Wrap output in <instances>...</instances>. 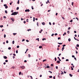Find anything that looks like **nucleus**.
<instances>
[{
    "label": "nucleus",
    "mask_w": 79,
    "mask_h": 79,
    "mask_svg": "<svg viewBox=\"0 0 79 79\" xmlns=\"http://www.w3.org/2000/svg\"><path fill=\"white\" fill-rule=\"evenodd\" d=\"M18 12H15L12 13L11 14V15H18Z\"/></svg>",
    "instance_id": "obj_1"
},
{
    "label": "nucleus",
    "mask_w": 79,
    "mask_h": 79,
    "mask_svg": "<svg viewBox=\"0 0 79 79\" xmlns=\"http://www.w3.org/2000/svg\"><path fill=\"white\" fill-rule=\"evenodd\" d=\"M29 11H30L29 9H27L25 10V12H29Z\"/></svg>",
    "instance_id": "obj_2"
},
{
    "label": "nucleus",
    "mask_w": 79,
    "mask_h": 79,
    "mask_svg": "<svg viewBox=\"0 0 79 79\" xmlns=\"http://www.w3.org/2000/svg\"><path fill=\"white\" fill-rule=\"evenodd\" d=\"M20 68H22V69H24V68H25V67H24V66H20Z\"/></svg>",
    "instance_id": "obj_3"
},
{
    "label": "nucleus",
    "mask_w": 79,
    "mask_h": 79,
    "mask_svg": "<svg viewBox=\"0 0 79 79\" xmlns=\"http://www.w3.org/2000/svg\"><path fill=\"white\" fill-rule=\"evenodd\" d=\"M3 57L4 59H7V57L6 56H3Z\"/></svg>",
    "instance_id": "obj_4"
},
{
    "label": "nucleus",
    "mask_w": 79,
    "mask_h": 79,
    "mask_svg": "<svg viewBox=\"0 0 79 79\" xmlns=\"http://www.w3.org/2000/svg\"><path fill=\"white\" fill-rule=\"evenodd\" d=\"M56 62L57 63H58V64H59V63H60V60L59 61L57 60Z\"/></svg>",
    "instance_id": "obj_5"
},
{
    "label": "nucleus",
    "mask_w": 79,
    "mask_h": 79,
    "mask_svg": "<svg viewBox=\"0 0 79 79\" xmlns=\"http://www.w3.org/2000/svg\"><path fill=\"white\" fill-rule=\"evenodd\" d=\"M58 59H59V60L60 61H61V59H60V57H57Z\"/></svg>",
    "instance_id": "obj_6"
},
{
    "label": "nucleus",
    "mask_w": 79,
    "mask_h": 79,
    "mask_svg": "<svg viewBox=\"0 0 79 79\" xmlns=\"http://www.w3.org/2000/svg\"><path fill=\"white\" fill-rule=\"evenodd\" d=\"M38 40V42H39V38H38L36 39V40Z\"/></svg>",
    "instance_id": "obj_7"
},
{
    "label": "nucleus",
    "mask_w": 79,
    "mask_h": 79,
    "mask_svg": "<svg viewBox=\"0 0 79 79\" xmlns=\"http://www.w3.org/2000/svg\"><path fill=\"white\" fill-rule=\"evenodd\" d=\"M64 49V47H63L62 48V51H63V50Z\"/></svg>",
    "instance_id": "obj_8"
},
{
    "label": "nucleus",
    "mask_w": 79,
    "mask_h": 79,
    "mask_svg": "<svg viewBox=\"0 0 79 79\" xmlns=\"http://www.w3.org/2000/svg\"><path fill=\"white\" fill-rule=\"evenodd\" d=\"M39 48H42V46H40L39 47Z\"/></svg>",
    "instance_id": "obj_9"
},
{
    "label": "nucleus",
    "mask_w": 79,
    "mask_h": 79,
    "mask_svg": "<svg viewBox=\"0 0 79 79\" xmlns=\"http://www.w3.org/2000/svg\"><path fill=\"white\" fill-rule=\"evenodd\" d=\"M57 44H59V45H62V43H58Z\"/></svg>",
    "instance_id": "obj_10"
},
{
    "label": "nucleus",
    "mask_w": 79,
    "mask_h": 79,
    "mask_svg": "<svg viewBox=\"0 0 79 79\" xmlns=\"http://www.w3.org/2000/svg\"><path fill=\"white\" fill-rule=\"evenodd\" d=\"M77 47H79V44H77L76 45Z\"/></svg>",
    "instance_id": "obj_11"
},
{
    "label": "nucleus",
    "mask_w": 79,
    "mask_h": 79,
    "mask_svg": "<svg viewBox=\"0 0 79 79\" xmlns=\"http://www.w3.org/2000/svg\"><path fill=\"white\" fill-rule=\"evenodd\" d=\"M69 76H70V77H72L73 76V75L71 74H69Z\"/></svg>",
    "instance_id": "obj_12"
},
{
    "label": "nucleus",
    "mask_w": 79,
    "mask_h": 79,
    "mask_svg": "<svg viewBox=\"0 0 79 79\" xmlns=\"http://www.w3.org/2000/svg\"><path fill=\"white\" fill-rule=\"evenodd\" d=\"M13 34L14 35H16V34H17V33H13Z\"/></svg>",
    "instance_id": "obj_13"
},
{
    "label": "nucleus",
    "mask_w": 79,
    "mask_h": 79,
    "mask_svg": "<svg viewBox=\"0 0 79 79\" xmlns=\"http://www.w3.org/2000/svg\"><path fill=\"white\" fill-rule=\"evenodd\" d=\"M5 13H6V14L8 13V12L7 11V10H5Z\"/></svg>",
    "instance_id": "obj_14"
},
{
    "label": "nucleus",
    "mask_w": 79,
    "mask_h": 79,
    "mask_svg": "<svg viewBox=\"0 0 79 79\" xmlns=\"http://www.w3.org/2000/svg\"><path fill=\"white\" fill-rule=\"evenodd\" d=\"M68 41H69V42H70V41H71V39L69 38L68 39Z\"/></svg>",
    "instance_id": "obj_15"
},
{
    "label": "nucleus",
    "mask_w": 79,
    "mask_h": 79,
    "mask_svg": "<svg viewBox=\"0 0 79 79\" xmlns=\"http://www.w3.org/2000/svg\"><path fill=\"white\" fill-rule=\"evenodd\" d=\"M42 40H43V41L44 40H46V39H45V38H44Z\"/></svg>",
    "instance_id": "obj_16"
},
{
    "label": "nucleus",
    "mask_w": 79,
    "mask_h": 79,
    "mask_svg": "<svg viewBox=\"0 0 79 79\" xmlns=\"http://www.w3.org/2000/svg\"><path fill=\"white\" fill-rule=\"evenodd\" d=\"M42 24L43 25H45V23H44V22H43V23H42Z\"/></svg>",
    "instance_id": "obj_17"
},
{
    "label": "nucleus",
    "mask_w": 79,
    "mask_h": 79,
    "mask_svg": "<svg viewBox=\"0 0 79 79\" xmlns=\"http://www.w3.org/2000/svg\"><path fill=\"white\" fill-rule=\"evenodd\" d=\"M28 57L29 58H30V57H31V55H30V54H28Z\"/></svg>",
    "instance_id": "obj_18"
},
{
    "label": "nucleus",
    "mask_w": 79,
    "mask_h": 79,
    "mask_svg": "<svg viewBox=\"0 0 79 79\" xmlns=\"http://www.w3.org/2000/svg\"><path fill=\"white\" fill-rule=\"evenodd\" d=\"M49 73H51V74H52V72H51V71H48Z\"/></svg>",
    "instance_id": "obj_19"
},
{
    "label": "nucleus",
    "mask_w": 79,
    "mask_h": 79,
    "mask_svg": "<svg viewBox=\"0 0 79 79\" xmlns=\"http://www.w3.org/2000/svg\"><path fill=\"white\" fill-rule=\"evenodd\" d=\"M50 68V66H47L46 68Z\"/></svg>",
    "instance_id": "obj_20"
},
{
    "label": "nucleus",
    "mask_w": 79,
    "mask_h": 79,
    "mask_svg": "<svg viewBox=\"0 0 79 79\" xmlns=\"http://www.w3.org/2000/svg\"><path fill=\"white\" fill-rule=\"evenodd\" d=\"M12 44H15V41H14V40L13 41Z\"/></svg>",
    "instance_id": "obj_21"
},
{
    "label": "nucleus",
    "mask_w": 79,
    "mask_h": 79,
    "mask_svg": "<svg viewBox=\"0 0 79 79\" xmlns=\"http://www.w3.org/2000/svg\"><path fill=\"white\" fill-rule=\"evenodd\" d=\"M67 33H68V34H69V33H70V32H69V31H67Z\"/></svg>",
    "instance_id": "obj_22"
},
{
    "label": "nucleus",
    "mask_w": 79,
    "mask_h": 79,
    "mask_svg": "<svg viewBox=\"0 0 79 79\" xmlns=\"http://www.w3.org/2000/svg\"><path fill=\"white\" fill-rule=\"evenodd\" d=\"M66 61H69V59H66Z\"/></svg>",
    "instance_id": "obj_23"
},
{
    "label": "nucleus",
    "mask_w": 79,
    "mask_h": 79,
    "mask_svg": "<svg viewBox=\"0 0 79 79\" xmlns=\"http://www.w3.org/2000/svg\"><path fill=\"white\" fill-rule=\"evenodd\" d=\"M8 8V6H6L5 7V8L6 9H7V8Z\"/></svg>",
    "instance_id": "obj_24"
},
{
    "label": "nucleus",
    "mask_w": 79,
    "mask_h": 79,
    "mask_svg": "<svg viewBox=\"0 0 79 79\" xmlns=\"http://www.w3.org/2000/svg\"><path fill=\"white\" fill-rule=\"evenodd\" d=\"M19 75H21V72H19Z\"/></svg>",
    "instance_id": "obj_25"
},
{
    "label": "nucleus",
    "mask_w": 79,
    "mask_h": 79,
    "mask_svg": "<svg viewBox=\"0 0 79 79\" xmlns=\"http://www.w3.org/2000/svg\"><path fill=\"white\" fill-rule=\"evenodd\" d=\"M37 26H38V27L39 26V23L37 22Z\"/></svg>",
    "instance_id": "obj_26"
},
{
    "label": "nucleus",
    "mask_w": 79,
    "mask_h": 79,
    "mask_svg": "<svg viewBox=\"0 0 79 79\" xmlns=\"http://www.w3.org/2000/svg\"><path fill=\"white\" fill-rule=\"evenodd\" d=\"M0 27H3V25H0Z\"/></svg>",
    "instance_id": "obj_27"
},
{
    "label": "nucleus",
    "mask_w": 79,
    "mask_h": 79,
    "mask_svg": "<svg viewBox=\"0 0 79 79\" xmlns=\"http://www.w3.org/2000/svg\"><path fill=\"white\" fill-rule=\"evenodd\" d=\"M27 31H31V29H29L27 30Z\"/></svg>",
    "instance_id": "obj_28"
},
{
    "label": "nucleus",
    "mask_w": 79,
    "mask_h": 79,
    "mask_svg": "<svg viewBox=\"0 0 79 79\" xmlns=\"http://www.w3.org/2000/svg\"><path fill=\"white\" fill-rule=\"evenodd\" d=\"M4 38H5V37H6V35H5V34H4Z\"/></svg>",
    "instance_id": "obj_29"
},
{
    "label": "nucleus",
    "mask_w": 79,
    "mask_h": 79,
    "mask_svg": "<svg viewBox=\"0 0 79 79\" xmlns=\"http://www.w3.org/2000/svg\"><path fill=\"white\" fill-rule=\"evenodd\" d=\"M16 53H18V50H16Z\"/></svg>",
    "instance_id": "obj_30"
},
{
    "label": "nucleus",
    "mask_w": 79,
    "mask_h": 79,
    "mask_svg": "<svg viewBox=\"0 0 79 79\" xmlns=\"http://www.w3.org/2000/svg\"><path fill=\"white\" fill-rule=\"evenodd\" d=\"M17 3L18 4H19V0H18V2H17Z\"/></svg>",
    "instance_id": "obj_31"
},
{
    "label": "nucleus",
    "mask_w": 79,
    "mask_h": 79,
    "mask_svg": "<svg viewBox=\"0 0 79 79\" xmlns=\"http://www.w3.org/2000/svg\"><path fill=\"white\" fill-rule=\"evenodd\" d=\"M49 78H52V76H49Z\"/></svg>",
    "instance_id": "obj_32"
},
{
    "label": "nucleus",
    "mask_w": 79,
    "mask_h": 79,
    "mask_svg": "<svg viewBox=\"0 0 79 79\" xmlns=\"http://www.w3.org/2000/svg\"><path fill=\"white\" fill-rule=\"evenodd\" d=\"M55 61H56V57L55 58Z\"/></svg>",
    "instance_id": "obj_33"
},
{
    "label": "nucleus",
    "mask_w": 79,
    "mask_h": 79,
    "mask_svg": "<svg viewBox=\"0 0 79 79\" xmlns=\"http://www.w3.org/2000/svg\"><path fill=\"white\" fill-rule=\"evenodd\" d=\"M11 47H9L8 48V50H11Z\"/></svg>",
    "instance_id": "obj_34"
},
{
    "label": "nucleus",
    "mask_w": 79,
    "mask_h": 79,
    "mask_svg": "<svg viewBox=\"0 0 79 79\" xmlns=\"http://www.w3.org/2000/svg\"><path fill=\"white\" fill-rule=\"evenodd\" d=\"M70 29H71V27H69L68 28V30H70Z\"/></svg>",
    "instance_id": "obj_35"
},
{
    "label": "nucleus",
    "mask_w": 79,
    "mask_h": 79,
    "mask_svg": "<svg viewBox=\"0 0 79 79\" xmlns=\"http://www.w3.org/2000/svg\"><path fill=\"white\" fill-rule=\"evenodd\" d=\"M74 3L73 2H72V5L73 6V5H74V4H73Z\"/></svg>",
    "instance_id": "obj_36"
},
{
    "label": "nucleus",
    "mask_w": 79,
    "mask_h": 79,
    "mask_svg": "<svg viewBox=\"0 0 79 79\" xmlns=\"http://www.w3.org/2000/svg\"><path fill=\"white\" fill-rule=\"evenodd\" d=\"M49 25H50L51 26V25H52V23H51V22H49Z\"/></svg>",
    "instance_id": "obj_37"
},
{
    "label": "nucleus",
    "mask_w": 79,
    "mask_h": 79,
    "mask_svg": "<svg viewBox=\"0 0 79 79\" xmlns=\"http://www.w3.org/2000/svg\"><path fill=\"white\" fill-rule=\"evenodd\" d=\"M72 57L73 58H74V57H75V56L74 55H72Z\"/></svg>",
    "instance_id": "obj_38"
},
{
    "label": "nucleus",
    "mask_w": 79,
    "mask_h": 79,
    "mask_svg": "<svg viewBox=\"0 0 79 79\" xmlns=\"http://www.w3.org/2000/svg\"><path fill=\"white\" fill-rule=\"evenodd\" d=\"M75 52H76V54H77V53H78V52H77V51H76Z\"/></svg>",
    "instance_id": "obj_39"
},
{
    "label": "nucleus",
    "mask_w": 79,
    "mask_h": 79,
    "mask_svg": "<svg viewBox=\"0 0 79 79\" xmlns=\"http://www.w3.org/2000/svg\"><path fill=\"white\" fill-rule=\"evenodd\" d=\"M25 40H24V39H23L22 40V42H24V41Z\"/></svg>",
    "instance_id": "obj_40"
},
{
    "label": "nucleus",
    "mask_w": 79,
    "mask_h": 79,
    "mask_svg": "<svg viewBox=\"0 0 79 79\" xmlns=\"http://www.w3.org/2000/svg\"><path fill=\"white\" fill-rule=\"evenodd\" d=\"M55 35H58V34L57 33H55L54 34Z\"/></svg>",
    "instance_id": "obj_41"
},
{
    "label": "nucleus",
    "mask_w": 79,
    "mask_h": 79,
    "mask_svg": "<svg viewBox=\"0 0 79 79\" xmlns=\"http://www.w3.org/2000/svg\"><path fill=\"white\" fill-rule=\"evenodd\" d=\"M60 39H61V37H58V40H60Z\"/></svg>",
    "instance_id": "obj_42"
},
{
    "label": "nucleus",
    "mask_w": 79,
    "mask_h": 79,
    "mask_svg": "<svg viewBox=\"0 0 79 79\" xmlns=\"http://www.w3.org/2000/svg\"><path fill=\"white\" fill-rule=\"evenodd\" d=\"M65 46H66V45L64 44L62 46V47H65Z\"/></svg>",
    "instance_id": "obj_43"
},
{
    "label": "nucleus",
    "mask_w": 79,
    "mask_h": 79,
    "mask_svg": "<svg viewBox=\"0 0 79 79\" xmlns=\"http://www.w3.org/2000/svg\"><path fill=\"white\" fill-rule=\"evenodd\" d=\"M17 48H19V46H17Z\"/></svg>",
    "instance_id": "obj_44"
},
{
    "label": "nucleus",
    "mask_w": 79,
    "mask_h": 79,
    "mask_svg": "<svg viewBox=\"0 0 79 79\" xmlns=\"http://www.w3.org/2000/svg\"><path fill=\"white\" fill-rule=\"evenodd\" d=\"M16 10H19V7H17L16 8Z\"/></svg>",
    "instance_id": "obj_45"
},
{
    "label": "nucleus",
    "mask_w": 79,
    "mask_h": 79,
    "mask_svg": "<svg viewBox=\"0 0 79 79\" xmlns=\"http://www.w3.org/2000/svg\"><path fill=\"white\" fill-rule=\"evenodd\" d=\"M46 59H45V60H43V62H44V61H46Z\"/></svg>",
    "instance_id": "obj_46"
},
{
    "label": "nucleus",
    "mask_w": 79,
    "mask_h": 79,
    "mask_svg": "<svg viewBox=\"0 0 79 79\" xmlns=\"http://www.w3.org/2000/svg\"><path fill=\"white\" fill-rule=\"evenodd\" d=\"M5 61V62H8V60H6Z\"/></svg>",
    "instance_id": "obj_47"
},
{
    "label": "nucleus",
    "mask_w": 79,
    "mask_h": 79,
    "mask_svg": "<svg viewBox=\"0 0 79 79\" xmlns=\"http://www.w3.org/2000/svg\"><path fill=\"white\" fill-rule=\"evenodd\" d=\"M70 23H72L73 22V20H71L69 21Z\"/></svg>",
    "instance_id": "obj_48"
},
{
    "label": "nucleus",
    "mask_w": 79,
    "mask_h": 79,
    "mask_svg": "<svg viewBox=\"0 0 79 79\" xmlns=\"http://www.w3.org/2000/svg\"><path fill=\"white\" fill-rule=\"evenodd\" d=\"M6 43L7 44H8V40L6 41Z\"/></svg>",
    "instance_id": "obj_49"
},
{
    "label": "nucleus",
    "mask_w": 79,
    "mask_h": 79,
    "mask_svg": "<svg viewBox=\"0 0 79 79\" xmlns=\"http://www.w3.org/2000/svg\"><path fill=\"white\" fill-rule=\"evenodd\" d=\"M53 35H54V34L53 33V34H52V35H51V36H53Z\"/></svg>",
    "instance_id": "obj_50"
},
{
    "label": "nucleus",
    "mask_w": 79,
    "mask_h": 79,
    "mask_svg": "<svg viewBox=\"0 0 79 79\" xmlns=\"http://www.w3.org/2000/svg\"><path fill=\"white\" fill-rule=\"evenodd\" d=\"M11 20H15V19L13 18H11Z\"/></svg>",
    "instance_id": "obj_51"
},
{
    "label": "nucleus",
    "mask_w": 79,
    "mask_h": 79,
    "mask_svg": "<svg viewBox=\"0 0 79 79\" xmlns=\"http://www.w3.org/2000/svg\"><path fill=\"white\" fill-rule=\"evenodd\" d=\"M26 41L27 42H29V40H26Z\"/></svg>",
    "instance_id": "obj_52"
},
{
    "label": "nucleus",
    "mask_w": 79,
    "mask_h": 79,
    "mask_svg": "<svg viewBox=\"0 0 79 79\" xmlns=\"http://www.w3.org/2000/svg\"><path fill=\"white\" fill-rule=\"evenodd\" d=\"M24 62L25 63H26V62H27V60H25L24 61Z\"/></svg>",
    "instance_id": "obj_53"
},
{
    "label": "nucleus",
    "mask_w": 79,
    "mask_h": 79,
    "mask_svg": "<svg viewBox=\"0 0 79 79\" xmlns=\"http://www.w3.org/2000/svg\"><path fill=\"white\" fill-rule=\"evenodd\" d=\"M4 18H5L6 19V17L5 16H4L3 17Z\"/></svg>",
    "instance_id": "obj_54"
},
{
    "label": "nucleus",
    "mask_w": 79,
    "mask_h": 79,
    "mask_svg": "<svg viewBox=\"0 0 79 79\" xmlns=\"http://www.w3.org/2000/svg\"><path fill=\"white\" fill-rule=\"evenodd\" d=\"M51 66H53V64H51Z\"/></svg>",
    "instance_id": "obj_55"
},
{
    "label": "nucleus",
    "mask_w": 79,
    "mask_h": 79,
    "mask_svg": "<svg viewBox=\"0 0 79 79\" xmlns=\"http://www.w3.org/2000/svg\"><path fill=\"white\" fill-rule=\"evenodd\" d=\"M74 38L75 40H77V39L76 38V37H74Z\"/></svg>",
    "instance_id": "obj_56"
},
{
    "label": "nucleus",
    "mask_w": 79,
    "mask_h": 79,
    "mask_svg": "<svg viewBox=\"0 0 79 79\" xmlns=\"http://www.w3.org/2000/svg\"><path fill=\"white\" fill-rule=\"evenodd\" d=\"M28 50H29V49H28V48L27 49L26 51V52L28 51Z\"/></svg>",
    "instance_id": "obj_57"
},
{
    "label": "nucleus",
    "mask_w": 79,
    "mask_h": 79,
    "mask_svg": "<svg viewBox=\"0 0 79 79\" xmlns=\"http://www.w3.org/2000/svg\"><path fill=\"white\" fill-rule=\"evenodd\" d=\"M75 48L77 50H78V48L77 47H75Z\"/></svg>",
    "instance_id": "obj_58"
},
{
    "label": "nucleus",
    "mask_w": 79,
    "mask_h": 79,
    "mask_svg": "<svg viewBox=\"0 0 79 79\" xmlns=\"http://www.w3.org/2000/svg\"><path fill=\"white\" fill-rule=\"evenodd\" d=\"M74 59L76 61V60H76V58L74 57Z\"/></svg>",
    "instance_id": "obj_59"
},
{
    "label": "nucleus",
    "mask_w": 79,
    "mask_h": 79,
    "mask_svg": "<svg viewBox=\"0 0 79 79\" xmlns=\"http://www.w3.org/2000/svg\"><path fill=\"white\" fill-rule=\"evenodd\" d=\"M56 69H58V66H56Z\"/></svg>",
    "instance_id": "obj_60"
},
{
    "label": "nucleus",
    "mask_w": 79,
    "mask_h": 79,
    "mask_svg": "<svg viewBox=\"0 0 79 79\" xmlns=\"http://www.w3.org/2000/svg\"><path fill=\"white\" fill-rule=\"evenodd\" d=\"M13 55H14V56H16V54H13Z\"/></svg>",
    "instance_id": "obj_61"
},
{
    "label": "nucleus",
    "mask_w": 79,
    "mask_h": 79,
    "mask_svg": "<svg viewBox=\"0 0 79 79\" xmlns=\"http://www.w3.org/2000/svg\"><path fill=\"white\" fill-rule=\"evenodd\" d=\"M23 23H24V24H25V23H26V21H23Z\"/></svg>",
    "instance_id": "obj_62"
},
{
    "label": "nucleus",
    "mask_w": 79,
    "mask_h": 79,
    "mask_svg": "<svg viewBox=\"0 0 79 79\" xmlns=\"http://www.w3.org/2000/svg\"><path fill=\"white\" fill-rule=\"evenodd\" d=\"M30 77L31 78V79H32V77L31 76H30Z\"/></svg>",
    "instance_id": "obj_63"
},
{
    "label": "nucleus",
    "mask_w": 79,
    "mask_h": 79,
    "mask_svg": "<svg viewBox=\"0 0 79 79\" xmlns=\"http://www.w3.org/2000/svg\"><path fill=\"white\" fill-rule=\"evenodd\" d=\"M60 50V49H59V48H57V50Z\"/></svg>",
    "instance_id": "obj_64"
}]
</instances>
